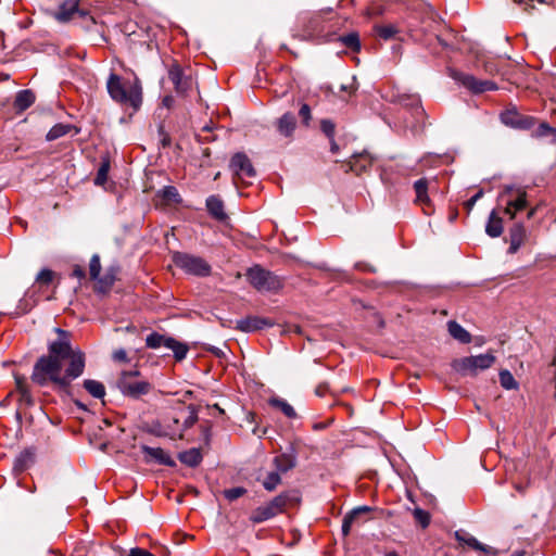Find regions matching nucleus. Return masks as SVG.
<instances>
[{
    "mask_svg": "<svg viewBox=\"0 0 556 556\" xmlns=\"http://www.w3.org/2000/svg\"><path fill=\"white\" fill-rule=\"evenodd\" d=\"M58 339L48 345V354L40 356L34 365L31 380L40 387L53 384L67 389L72 381L85 370L86 357L80 349H73L67 331L56 328Z\"/></svg>",
    "mask_w": 556,
    "mask_h": 556,
    "instance_id": "nucleus-1",
    "label": "nucleus"
},
{
    "mask_svg": "<svg viewBox=\"0 0 556 556\" xmlns=\"http://www.w3.org/2000/svg\"><path fill=\"white\" fill-rule=\"evenodd\" d=\"M106 88L110 97L117 103L129 105L138 110L142 102V88L138 78L132 81L123 80L121 76L112 73L109 76Z\"/></svg>",
    "mask_w": 556,
    "mask_h": 556,
    "instance_id": "nucleus-2",
    "label": "nucleus"
},
{
    "mask_svg": "<svg viewBox=\"0 0 556 556\" xmlns=\"http://www.w3.org/2000/svg\"><path fill=\"white\" fill-rule=\"evenodd\" d=\"M495 361V355L488 352L476 356L456 358L452 362L451 366L456 372L463 376H477L479 371L492 367Z\"/></svg>",
    "mask_w": 556,
    "mask_h": 556,
    "instance_id": "nucleus-3",
    "label": "nucleus"
},
{
    "mask_svg": "<svg viewBox=\"0 0 556 556\" xmlns=\"http://www.w3.org/2000/svg\"><path fill=\"white\" fill-rule=\"evenodd\" d=\"M247 277L249 282L260 292H276L283 286L278 276L258 265L249 268Z\"/></svg>",
    "mask_w": 556,
    "mask_h": 556,
    "instance_id": "nucleus-4",
    "label": "nucleus"
},
{
    "mask_svg": "<svg viewBox=\"0 0 556 556\" xmlns=\"http://www.w3.org/2000/svg\"><path fill=\"white\" fill-rule=\"evenodd\" d=\"M138 370L123 371L121 374L117 387L124 395L138 399L150 392L151 384L146 380L138 379Z\"/></svg>",
    "mask_w": 556,
    "mask_h": 556,
    "instance_id": "nucleus-5",
    "label": "nucleus"
},
{
    "mask_svg": "<svg viewBox=\"0 0 556 556\" xmlns=\"http://www.w3.org/2000/svg\"><path fill=\"white\" fill-rule=\"evenodd\" d=\"M173 262L177 267L190 275L207 277L212 271L211 265L200 256L176 252L173 255Z\"/></svg>",
    "mask_w": 556,
    "mask_h": 556,
    "instance_id": "nucleus-6",
    "label": "nucleus"
},
{
    "mask_svg": "<svg viewBox=\"0 0 556 556\" xmlns=\"http://www.w3.org/2000/svg\"><path fill=\"white\" fill-rule=\"evenodd\" d=\"M101 263L98 254L92 255L89 263V275L90 279L96 281V291L106 292L115 282L116 269L111 267L106 269L103 276H100Z\"/></svg>",
    "mask_w": 556,
    "mask_h": 556,
    "instance_id": "nucleus-7",
    "label": "nucleus"
},
{
    "mask_svg": "<svg viewBox=\"0 0 556 556\" xmlns=\"http://www.w3.org/2000/svg\"><path fill=\"white\" fill-rule=\"evenodd\" d=\"M168 78L180 97H188L193 90L194 80L191 72L184 70L178 63H173L168 68Z\"/></svg>",
    "mask_w": 556,
    "mask_h": 556,
    "instance_id": "nucleus-8",
    "label": "nucleus"
},
{
    "mask_svg": "<svg viewBox=\"0 0 556 556\" xmlns=\"http://www.w3.org/2000/svg\"><path fill=\"white\" fill-rule=\"evenodd\" d=\"M451 76L455 81L464 86L472 93H482L497 89V85L494 81L488 79H478L471 74L452 71Z\"/></svg>",
    "mask_w": 556,
    "mask_h": 556,
    "instance_id": "nucleus-9",
    "label": "nucleus"
},
{
    "mask_svg": "<svg viewBox=\"0 0 556 556\" xmlns=\"http://www.w3.org/2000/svg\"><path fill=\"white\" fill-rule=\"evenodd\" d=\"M498 201L520 212L527 207V192L522 189H514L513 187L506 186L501 192Z\"/></svg>",
    "mask_w": 556,
    "mask_h": 556,
    "instance_id": "nucleus-10",
    "label": "nucleus"
},
{
    "mask_svg": "<svg viewBox=\"0 0 556 556\" xmlns=\"http://www.w3.org/2000/svg\"><path fill=\"white\" fill-rule=\"evenodd\" d=\"M79 2H62L59 10L53 13L56 21L61 23L74 21L76 18H85L88 12L78 8Z\"/></svg>",
    "mask_w": 556,
    "mask_h": 556,
    "instance_id": "nucleus-11",
    "label": "nucleus"
},
{
    "mask_svg": "<svg viewBox=\"0 0 556 556\" xmlns=\"http://www.w3.org/2000/svg\"><path fill=\"white\" fill-rule=\"evenodd\" d=\"M230 168L240 179L255 176V169L250 159L244 153H236L231 157Z\"/></svg>",
    "mask_w": 556,
    "mask_h": 556,
    "instance_id": "nucleus-12",
    "label": "nucleus"
},
{
    "mask_svg": "<svg viewBox=\"0 0 556 556\" xmlns=\"http://www.w3.org/2000/svg\"><path fill=\"white\" fill-rule=\"evenodd\" d=\"M299 501L300 497L298 495V492L287 491L274 497L270 502L267 503V506L269 507L274 516H277L283 513L288 506L296 504L299 503Z\"/></svg>",
    "mask_w": 556,
    "mask_h": 556,
    "instance_id": "nucleus-13",
    "label": "nucleus"
},
{
    "mask_svg": "<svg viewBox=\"0 0 556 556\" xmlns=\"http://www.w3.org/2000/svg\"><path fill=\"white\" fill-rule=\"evenodd\" d=\"M430 181L427 178H420L414 182L416 193L415 203L422 207L425 214H432L431 200L428 195Z\"/></svg>",
    "mask_w": 556,
    "mask_h": 556,
    "instance_id": "nucleus-14",
    "label": "nucleus"
},
{
    "mask_svg": "<svg viewBox=\"0 0 556 556\" xmlns=\"http://www.w3.org/2000/svg\"><path fill=\"white\" fill-rule=\"evenodd\" d=\"M274 126L279 136L291 141L296 129L295 115L291 112H286L274 122Z\"/></svg>",
    "mask_w": 556,
    "mask_h": 556,
    "instance_id": "nucleus-15",
    "label": "nucleus"
},
{
    "mask_svg": "<svg viewBox=\"0 0 556 556\" xmlns=\"http://www.w3.org/2000/svg\"><path fill=\"white\" fill-rule=\"evenodd\" d=\"M141 450L146 456L147 462H155L160 465L168 467H174L176 465L175 460L170 457V455L161 447H151L148 445H142Z\"/></svg>",
    "mask_w": 556,
    "mask_h": 556,
    "instance_id": "nucleus-16",
    "label": "nucleus"
},
{
    "mask_svg": "<svg viewBox=\"0 0 556 556\" xmlns=\"http://www.w3.org/2000/svg\"><path fill=\"white\" fill-rule=\"evenodd\" d=\"M395 101L413 111L414 116L419 121L425 115V110L421 106V101L418 94L399 93Z\"/></svg>",
    "mask_w": 556,
    "mask_h": 556,
    "instance_id": "nucleus-17",
    "label": "nucleus"
},
{
    "mask_svg": "<svg viewBox=\"0 0 556 556\" xmlns=\"http://www.w3.org/2000/svg\"><path fill=\"white\" fill-rule=\"evenodd\" d=\"M270 326H273V323L267 318L258 316H248L245 318L238 320L236 328L244 332H252Z\"/></svg>",
    "mask_w": 556,
    "mask_h": 556,
    "instance_id": "nucleus-18",
    "label": "nucleus"
},
{
    "mask_svg": "<svg viewBox=\"0 0 556 556\" xmlns=\"http://www.w3.org/2000/svg\"><path fill=\"white\" fill-rule=\"evenodd\" d=\"M527 239L526 227L521 223L515 224L509 229V248L508 252L515 254Z\"/></svg>",
    "mask_w": 556,
    "mask_h": 556,
    "instance_id": "nucleus-19",
    "label": "nucleus"
},
{
    "mask_svg": "<svg viewBox=\"0 0 556 556\" xmlns=\"http://www.w3.org/2000/svg\"><path fill=\"white\" fill-rule=\"evenodd\" d=\"M206 210L211 217L217 222L224 223L228 219L224 202L218 195H210L206 199Z\"/></svg>",
    "mask_w": 556,
    "mask_h": 556,
    "instance_id": "nucleus-20",
    "label": "nucleus"
},
{
    "mask_svg": "<svg viewBox=\"0 0 556 556\" xmlns=\"http://www.w3.org/2000/svg\"><path fill=\"white\" fill-rule=\"evenodd\" d=\"M455 538L459 543H464L476 551H481L485 554H491L492 556L497 555V552L493 547L480 543L475 536L468 533H460L457 531L455 533Z\"/></svg>",
    "mask_w": 556,
    "mask_h": 556,
    "instance_id": "nucleus-21",
    "label": "nucleus"
},
{
    "mask_svg": "<svg viewBox=\"0 0 556 556\" xmlns=\"http://www.w3.org/2000/svg\"><path fill=\"white\" fill-rule=\"evenodd\" d=\"M504 226L503 219L498 215L496 210H493L490 215L485 226V232L491 238H497L503 233Z\"/></svg>",
    "mask_w": 556,
    "mask_h": 556,
    "instance_id": "nucleus-22",
    "label": "nucleus"
},
{
    "mask_svg": "<svg viewBox=\"0 0 556 556\" xmlns=\"http://www.w3.org/2000/svg\"><path fill=\"white\" fill-rule=\"evenodd\" d=\"M370 511V507L361 506L354 508L352 511L346 514L342 520V533L343 535H349L352 529V526L358 520L359 516Z\"/></svg>",
    "mask_w": 556,
    "mask_h": 556,
    "instance_id": "nucleus-23",
    "label": "nucleus"
},
{
    "mask_svg": "<svg viewBox=\"0 0 556 556\" xmlns=\"http://www.w3.org/2000/svg\"><path fill=\"white\" fill-rule=\"evenodd\" d=\"M35 100H36V96L31 90H29V89L21 90L16 93V97L14 100V109L17 112H24L25 110H27L29 106H31L34 104Z\"/></svg>",
    "mask_w": 556,
    "mask_h": 556,
    "instance_id": "nucleus-24",
    "label": "nucleus"
},
{
    "mask_svg": "<svg viewBox=\"0 0 556 556\" xmlns=\"http://www.w3.org/2000/svg\"><path fill=\"white\" fill-rule=\"evenodd\" d=\"M348 165L349 168L346 170H351L356 173L357 175L365 170L368 166L371 165V159L367 153H362L357 155H353Z\"/></svg>",
    "mask_w": 556,
    "mask_h": 556,
    "instance_id": "nucleus-25",
    "label": "nucleus"
},
{
    "mask_svg": "<svg viewBox=\"0 0 556 556\" xmlns=\"http://www.w3.org/2000/svg\"><path fill=\"white\" fill-rule=\"evenodd\" d=\"M273 464L278 473H285L295 466V457L291 454H280L274 458Z\"/></svg>",
    "mask_w": 556,
    "mask_h": 556,
    "instance_id": "nucleus-26",
    "label": "nucleus"
},
{
    "mask_svg": "<svg viewBox=\"0 0 556 556\" xmlns=\"http://www.w3.org/2000/svg\"><path fill=\"white\" fill-rule=\"evenodd\" d=\"M447 329L451 337L460 343H469L471 341V334L458 323L454 320L448 321Z\"/></svg>",
    "mask_w": 556,
    "mask_h": 556,
    "instance_id": "nucleus-27",
    "label": "nucleus"
},
{
    "mask_svg": "<svg viewBox=\"0 0 556 556\" xmlns=\"http://www.w3.org/2000/svg\"><path fill=\"white\" fill-rule=\"evenodd\" d=\"M178 458L182 464L189 467H197L202 462V454L199 448L193 447L181 452L178 455Z\"/></svg>",
    "mask_w": 556,
    "mask_h": 556,
    "instance_id": "nucleus-28",
    "label": "nucleus"
},
{
    "mask_svg": "<svg viewBox=\"0 0 556 556\" xmlns=\"http://www.w3.org/2000/svg\"><path fill=\"white\" fill-rule=\"evenodd\" d=\"M86 391L96 399H103L105 395V387L102 382L93 379H86L84 381Z\"/></svg>",
    "mask_w": 556,
    "mask_h": 556,
    "instance_id": "nucleus-29",
    "label": "nucleus"
},
{
    "mask_svg": "<svg viewBox=\"0 0 556 556\" xmlns=\"http://www.w3.org/2000/svg\"><path fill=\"white\" fill-rule=\"evenodd\" d=\"M274 517H275L274 514L271 513V510L269 509L267 504H265L263 506L257 507L256 509H254L252 511V514L250 516V520L253 523H261V522H264Z\"/></svg>",
    "mask_w": 556,
    "mask_h": 556,
    "instance_id": "nucleus-30",
    "label": "nucleus"
},
{
    "mask_svg": "<svg viewBox=\"0 0 556 556\" xmlns=\"http://www.w3.org/2000/svg\"><path fill=\"white\" fill-rule=\"evenodd\" d=\"M269 404L276 408H279L288 418H295L296 413L294 408L285 400L274 397L269 400Z\"/></svg>",
    "mask_w": 556,
    "mask_h": 556,
    "instance_id": "nucleus-31",
    "label": "nucleus"
},
{
    "mask_svg": "<svg viewBox=\"0 0 556 556\" xmlns=\"http://www.w3.org/2000/svg\"><path fill=\"white\" fill-rule=\"evenodd\" d=\"M374 30L380 38H382L384 40H389V39L393 38L399 33L397 27L393 24L375 25Z\"/></svg>",
    "mask_w": 556,
    "mask_h": 556,
    "instance_id": "nucleus-32",
    "label": "nucleus"
},
{
    "mask_svg": "<svg viewBox=\"0 0 556 556\" xmlns=\"http://www.w3.org/2000/svg\"><path fill=\"white\" fill-rule=\"evenodd\" d=\"M281 483L280 473L277 471L269 472L263 481V486L266 491H274Z\"/></svg>",
    "mask_w": 556,
    "mask_h": 556,
    "instance_id": "nucleus-33",
    "label": "nucleus"
},
{
    "mask_svg": "<svg viewBox=\"0 0 556 556\" xmlns=\"http://www.w3.org/2000/svg\"><path fill=\"white\" fill-rule=\"evenodd\" d=\"M70 131V126L64 124L54 125L47 134L46 139L48 141H53L55 139L61 138Z\"/></svg>",
    "mask_w": 556,
    "mask_h": 556,
    "instance_id": "nucleus-34",
    "label": "nucleus"
},
{
    "mask_svg": "<svg viewBox=\"0 0 556 556\" xmlns=\"http://www.w3.org/2000/svg\"><path fill=\"white\" fill-rule=\"evenodd\" d=\"M109 169H110V162L108 160H104L101 163V165L97 172V176L94 178V184L97 186H103L106 182Z\"/></svg>",
    "mask_w": 556,
    "mask_h": 556,
    "instance_id": "nucleus-35",
    "label": "nucleus"
},
{
    "mask_svg": "<svg viewBox=\"0 0 556 556\" xmlns=\"http://www.w3.org/2000/svg\"><path fill=\"white\" fill-rule=\"evenodd\" d=\"M161 195L168 202L179 203L181 201L178 190L174 186L164 187L161 190Z\"/></svg>",
    "mask_w": 556,
    "mask_h": 556,
    "instance_id": "nucleus-36",
    "label": "nucleus"
},
{
    "mask_svg": "<svg viewBox=\"0 0 556 556\" xmlns=\"http://www.w3.org/2000/svg\"><path fill=\"white\" fill-rule=\"evenodd\" d=\"M500 382L501 386L506 390H511L517 388V382L514 376L508 370H502L500 372Z\"/></svg>",
    "mask_w": 556,
    "mask_h": 556,
    "instance_id": "nucleus-37",
    "label": "nucleus"
},
{
    "mask_svg": "<svg viewBox=\"0 0 556 556\" xmlns=\"http://www.w3.org/2000/svg\"><path fill=\"white\" fill-rule=\"evenodd\" d=\"M341 41L353 51H358L361 49L359 38L356 33H351L341 37Z\"/></svg>",
    "mask_w": 556,
    "mask_h": 556,
    "instance_id": "nucleus-38",
    "label": "nucleus"
},
{
    "mask_svg": "<svg viewBox=\"0 0 556 556\" xmlns=\"http://www.w3.org/2000/svg\"><path fill=\"white\" fill-rule=\"evenodd\" d=\"M163 334L157 332L150 333L146 339V344L150 349H159L163 345Z\"/></svg>",
    "mask_w": 556,
    "mask_h": 556,
    "instance_id": "nucleus-39",
    "label": "nucleus"
},
{
    "mask_svg": "<svg viewBox=\"0 0 556 556\" xmlns=\"http://www.w3.org/2000/svg\"><path fill=\"white\" fill-rule=\"evenodd\" d=\"M53 276H54V274L52 270H50L48 268H43L38 273V275L36 277V281L40 285L47 286L52 282Z\"/></svg>",
    "mask_w": 556,
    "mask_h": 556,
    "instance_id": "nucleus-40",
    "label": "nucleus"
},
{
    "mask_svg": "<svg viewBox=\"0 0 556 556\" xmlns=\"http://www.w3.org/2000/svg\"><path fill=\"white\" fill-rule=\"evenodd\" d=\"M247 493L242 486L231 488L224 491V495L228 501H235Z\"/></svg>",
    "mask_w": 556,
    "mask_h": 556,
    "instance_id": "nucleus-41",
    "label": "nucleus"
},
{
    "mask_svg": "<svg viewBox=\"0 0 556 556\" xmlns=\"http://www.w3.org/2000/svg\"><path fill=\"white\" fill-rule=\"evenodd\" d=\"M320 129L329 138V140H332L334 137L336 126L330 119H323L320 122Z\"/></svg>",
    "mask_w": 556,
    "mask_h": 556,
    "instance_id": "nucleus-42",
    "label": "nucleus"
},
{
    "mask_svg": "<svg viewBox=\"0 0 556 556\" xmlns=\"http://www.w3.org/2000/svg\"><path fill=\"white\" fill-rule=\"evenodd\" d=\"M535 134L538 137H547V136H556V129L551 127L546 123L540 124V126L536 128Z\"/></svg>",
    "mask_w": 556,
    "mask_h": 556,
    "instance_id": "nucleus-43",
    "label": "nucleus"
},
{
    "mask_svg": "<svg viewBox=\"0 0 556 556\" xmlns=\"http://www.w3.org/2000/svg\"><path fill=\"white\" fill-rule=\"evenodd\" d=\"M414 517L422 526V528L428 527V525L430 522V516L427 511H425L420 508H416L414 510Z\"/></svg>",
    "mask_w": 556,
    "mask_h": 556,
    "instance_id": "nucleus-44",
    "label": "nucleus"
},
{
    "mask_svg": "<svg viewBox=\"0 0 556 556\" xmlns=\"http://www.w3.org/2000/svg\"><path fill=\"white\" fill-rule=\"evenodd\" d=\"M299 116L302 119L303 125L308 126L312 119V112L308 104L303 103L299 111Z\"/></svg>",
    "mask_w": 556,
    "mask_h": 556,
    "instance_id": "nucleus-45",
    "label": "nucleus"
},
{
    "mask_svg": "<svg viewBox=\"0 0 556 556\" xmlns=\"http://www.w3.org/2000/svg\"><path fill=\"white\" fill-rule=\"evenodd\" d=\"M174 352V356L177 361H181L186 357L188 348L186 344L180 343L177 341L174 349L172 350Z\"/></svg>",
    "mask_w": 556,
    "mask_h": 556,
    "instance_id": "nucleus-46",
    "label": "nucleus"
},
{
    "mask_svg": "<svg viewBox=\"0 0 556 556\" xmlns=\"http://www.w3.org/2000/svg\"><path fill=\"white\" fill-rule=\"evenodd\" d=\"M198 420L197 413L193 408L189 412V415L184 420V429L192 427Z\"/></svg>",
    "mask_w": 556,
    "mask_h": 556,
    "instance_id": "nucleus-47",
    "label": "nucleus"
},
{
    "mask_svg": "<svg viewBox=\"0 0 556 556\" xmlns=\"http://www.w3.org/2000/svg\"><path fill=\"white\" fill-rule=\"evenodd\" d=\"M482 197H483V191L479 190L475 195H472L468 201H466L465 207L467 208V211L470 212L473 208L476 202L478 200H480Z\"/></svg>",
    "mask_w": 556,
    "mask_h": 556,
    "instance_id": "nucleus-48",
    "label": "nucleus"
},
{
    "mask_svg": "<svg viewBox=\"0 0 556 556\" xmlns=\"http://www.w3.org/2000/svg\"><path fill=\"white\" fill-rule=\"evenodd\" d=\"M20 401L24 402L27 405H30L33 403L31 395L27 388H21Z\"/></svg>",
    "mask_w": 556,
    "mask_h": 556,
    "instance_id": "nucleus-49",
    "label": "nucleus"
},
{
    "mask_svg": "<svg viewBox=\"0 0 556 556\" xmlns=\"http://www.w3.org/2000/svg\"><path fill=\"white\" fill-rule=\"evenodd\" d=\"M113 359L115 362H126L127 361V353L125 350L123 349H119V350H116L114 351L113 353Z\"/></svg>",
    "mask_w": 556,
    "mask_h": 556,
    "instance_id": "nucleus-50",
    "label": "nucleus"
},
{
    "mask_svg": "<svg viewBox=\"0 0 556 556\" xmlns=\"http://www.w3.org/2000/svg\"><path fill=\"white\" fill-rule=\"evenodd\" d=\"M29 457L28 453H23L21 454L16 460H15V468L20 469V470H24L25 468V462L26 459Z\"/></svg>",
    "mask_w": 556,
    "mask_h": 556,
    "instance_id": "nucleus-51",
    "label": "nucleus"
},
{
    "mask_svg": "<svg viewBox=\"0 0 556 556\" xmlns=\"http://www.w3.org/2000/svg\"><path fill=\"white\" fill-rule=\"evenodd\" d=\"M128 556H154V555L147 549L136 547V548L130 549Z\"/></svg>",
    "mask_w": 556,
    "mask_h": 556,
    "instance_id": "nucleus-52",
    "label": "nucleus"
},
{
    "mask_svg": "<svg viewBox=\"0 0 556 556\" xmlns=\"http://www.w3.org/2000/svg\"><path fill=\"white\" fill-rule=\"evenodd\" d=\"M72 276L76 277L79 280L84 279L85 276H86L85 269L81 266H79V265H75L74 268H73Z\"/></svg>",
    "mask_w": 556,
    "mask_h": 556,
    "instance_id": "nucleus-53",
    "label": "nucleus"
},
{
    "mask_svg": "<svg viewBox=\"0 0 556 556\" xmlns=\"http://www.w3.org/2000/svg\"><path fill=\"white\" fill-rule=\"evenodd\" d=\"M163 341L164 342L162 346H165L168 350H173L175 344L177 343L175 339L165 336L163 337Z\"/></svg>",
    "mask_w": 556,
    "mask_h": 556,
    "instance_id": "nucleus-54",
    "label": "nucleus"
},
{
    "mask_svg": "<svg viewBox=\"0 0 556 556\" xmlns=\"http://www.w3.org/2000/svg\"><path fill=\"white\" fill-rule=\"evenodd\" d=\"M504 213L509 216L510 219H514L516 217V214L518 213L515 211V208L508 204H505Z\"/></svg>",
    "mask_w": 556,
    "mask_h": 556,
    "instance_id": "nucleus-55",
    "label": "nucleus"
},
{
    "mask_svg": "<svg viewBox=\"0 0 556 556\" xmlns=\"http://www.w3.org/2000/svg\"><path fill=\"white\" fill-rule=\"evenodd\" d=\"M327 390H328L327 383H320L319 386H317L315 393L318 396H324L326 394Z\"/></svg>",
    "mask_w": 556,
    "mask_h": 556,
    "instance_id": "nucleus-56",
    "label": "nucleus"
},
{
    "mask_svg": "<svg viewBox=\"0 0 556 556\" xmlns=\"http://www.w3.org/2000/svg\"><path fill=\"white\" fill-rule=\"evenodd\" d=\"M366 13L371 16V15H378V14H381L382 13V9L381 7L379 5H376V7H370L367 9Z\"/></svg>",
    "mask_w": 556,
    "mask_h": 556,
    "instance_id": "nucleus-57",
    "label": "nucleus"
},
{
    "mask_svg": "<svg viewBox=\"0 0 556 556\" xmlns=\"http://www.w3.org/2000/svg\"><path fill=\"white\" fill-rule=\"evenodd\" d=\"M163 104L164 106H166L167 109H170L174 104V98L172 96H166L164 97L163 99Z\"/></svg>",
    "mask_w": 556,
    "mask_h": 556,
    "instance_id": "nucleus-58",
    "label": "nucleus"
},
{
    "mask_svg": "<svg viewBox=\"0 0 556 556\" xmlns=\"http://www.w3.org/2000/svg\"><path fill=\"white\" fill-rule=\"evenodd\" d=\"M330 151L332 153H337L339 151V146L336 142L334 137L332 138V140H330Z\"/></svg>",
    "mask_w": 556,
    "mask_h": 556,
    "instance_id": "nucleus-59",
    "label": "nucleus"
},
{
    "mask_svg": "<svg viewBox=\"0 0 556 556\" xmlns=\"http://www.w3.org/2000/svg\"><path fill=\"white\" fill-rule=\"evenodd\" d=\"M521 4H523V8L522 10L527 13H530V11L534 8L532 4H530L529 2H520Z\"/></svg>",
    "mask_w": 556,
    "mask_h": 556,
    "instance_id": "nucleus-60",
    "label": "nucleus"
},
{
    "mask_svg": "<svg viewBox=\"0 0 556 556\" xmlns=\"http://www.w3.org/2000/svg\"><path fill=\"white\" fill-rule=\"evenodd\" d=\"M502 121L505 123V124H510V125H514V122L508 119V114H503L502 115Z\"/></svg>",
    "mask_w": 556,
    "mask_h": 556,
    "instance_id": "nucleus-61",
    "label": "nucleus"
},
{
    "mask_svg": "<svg viewBox=\"0 0 556 556\" xmlns=\"http://www.w3.org/2000/svg\"><path fill=\"white\" fill-rule=\"evenodd\" d=\"M16 387H17L18 393H21V388H26L20 378L16 379Z\"/></svg>",
    "mask_w": 556,
    "mask_h": 556,
    "instance_id": "nucleus-62",
    "label": "nucleus"
},
{
    "mask_svg": "<svg viewBox=\"0 0 556 556\" xmlns=\"http://www.w3.org/2000/svg\"><path fill=\"white\" fill-rule=\"evenodd\" d=\"M534 214H535V208H531V210L528 212V214H527V218H528V219H531V218L534 216Z\"/></svg>",
    "mask_w": 556,
    "mask_h": 556,
    "instance_id": "nucleus-63",
    "label": "nucleus"
},
{
    "mask_svg": "<svg viewBox=\"0 0 556 556\" xmlns=\"http://www.w3.org/2000/svg\"><path fill=\"white\" fill-rule=\"evenodd\" d=\"M386 556H400V555L395 552H389L386 554Z\"/></svg>",
    "mask_w": 556,
    "mask_h": 556,
    "instance_id": "nucleus-64",
    "label": "nucleus"
}]
</instances>
